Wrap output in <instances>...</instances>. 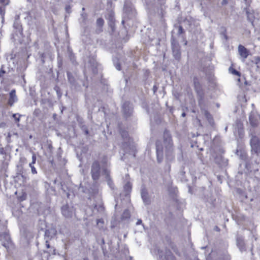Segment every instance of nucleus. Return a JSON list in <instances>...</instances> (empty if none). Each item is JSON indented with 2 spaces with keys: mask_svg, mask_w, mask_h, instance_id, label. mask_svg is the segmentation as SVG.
Here are the masks:
<instances>
[{
  "mask_svg": "<svg viewBox=\"0 0 260 260\" xmlns=\"http://www.w3.org/2000/svg\"><path fill=\"white\" fill-rule=\"evenodd\" d=\"M67 74L68 81L70 83L71 87L75 89H78L80 86L72 74L70 72H67Z\"/></svg>",
  "mask_w": 260,
  "mask_h": 260,
  "instance_id": "12",
  "label": "nucleus"
},
{
  "mask_svg": "<svg viewBox=\"0 0 260 260\" xmlns=\"http://www.w3.org/2000/svg\"><path fill=\"white\" fill-rule=\"evenodd\" d=\"M5 125V123L4 122H2L1 124H0V126L1 127H3Z\"/></svg>",
  "mask_w": 260,
  "mask_h": 260,
  "instance_id": "53",
  "label": "nucleus"
},
{
  "mask_svg": "<svg viewBox=\"0 0 260 260\" xmlns=\"http://www.w3.org/2000/svg\"><path fill=\"white\" fill-rule=\"evenodd\" d=\"M238 49H246V48L242 45H239L238 46Z\"/></svg>",
  "mask_w": 260,
  "mask_h": 260,
  "instance_id": "50",
  "label": "nucleus"
},
{
  "mask_svg": "<svg viewBox=\"0 0 260 260\" xmlns=\"http://www.w3.org/2000/svg\"><path fill=\"white\" fill-rule=\"evenodd\" d=\"M184 167H182L181 168V170H180V172H179V174L181 176H183L185 175V172L184 171Z\"/></svg>",
  "mask_w": 260,
  "mask_h": 260,
  "instance_id": "39",
  "label": "nucleus"
},
{
  "mask_svg": "<svg viewBox=\"0 0 260 260\" xmlns=\"http://www.w3.org/2000/svg\"><path fill=\"white\" fill-rule=\"evenodd\" d=\"M141 196L143 203L145 205H149L151 203V200L149 196L148 192L145 187H142L141 189Z\"/></svg>",
  "mask_w": 260,
  "mask_h": 260,
  "instance_id": "10",
  "label": "nucleus"
},
{
  "mask_svg": "<svg viewBox=\"0 0 260 260\" xmlns=\"http://www.w3.org/2000/svg\"><path fill=\"white\" fill-rule=\"evenodd\" d=\"M186 116V113L185 112H183L182 114H181V116L182 117H185Z\"/></svg>",
  "mask_w": 260,
  "mask_h": 260,
  "instance_id": "55",
  "label": "nucleus"
},
{
  "mask_svg": "<svg viewBox=\"0 0 260 260\" xmlns=\"http://www.w3.org/2000/svg\"><path fill=\"white\" fill-rule=\"evenodd\" d=\"M199 106L201 109L202 113L205 115L209 123L211 125H212L214 123L213 119L212 118V115L206 109V105L205 102H203V104L202 105H199Z\"/></svg>",
  "mask_w": 260,
  "mask_h": 260,
  "instance_id": "8",
  "label": "nucleus"
},
{
  "mask_svg": "<svg viewBox=\"0 0 260 260\" xmlns=\"http://www.w3.org/2000/svg\"><path fill=\"white\" fill-rule=\"evenodd\" d=\"M61 189H62V190L63 191V192H66V190L64 189V188L63 187V186L61 184Z\"/></svg>",
  "mask_w": 260,
  "mask_h": 260,
  "instance_id": "54",
  "label": "nucleus"
},
{
  "mask_svg": "<svg viewBox=\"0 0 260 260\" xmlns=\"http://www.w3.org/2000/svg\"><path fill=\"white\" fill-rule=\"evenodd\" d=\"M158 1L161 3H163L165 0H158Z\"/></svg>",
  "mask_w": 260,
  "mask_h": 260,
  "instance_id": "63",
  "label": "nucleus"
},
{
  "mask_svg": "<svg viewBox=\"0 0 260 260\" xmlns=\"http://www.w3.org/2000/svg\"><path fill=\"white\" fill-rule=\"evenodd\" d=\"M82 129L83 131H84V132L86 135H88L89 132H88V128H87V127L85 125H83L82 126Z\"/></svg>",
  "mask_w": 260,
  "mask_h": 260,
  "instance_id": "38",
  "label": "nucleus"
},
{
  "mask_svg": "<svg viewBox=\"0 0 260 260\" xmlns=\"http://www.w3.org/2000/svg\"><path fill=\"white\" fill-rule=\"evenodd\" d=\"M21 234L27 241L32 239L34 236L33 232L31 230L27 229H24L22 231Z\"/></svg>",
  "mask_w": 260,
  "mask_h": 260,
  "instance_id": "17",
  "label": "nucleus"
},
{
  "mask_svg": "<svg viewBox=\"0 0 260 260\" xmlns=\"http://www.w3.org/2000/svg\"><path fill=\"white\" fill-rule=\"evenodd\" d=\"M6 71L2 68L0 70V78L3 77L4 75L6 74Z\"/></svg>",
  "mask_w": 260,
  "mask_h": 260,
  "instance_id": "40",
  "label": "nucleus"
},
{
  "mask_svg": "<svg viewBox=\"0 0 260 260\" xmlns=\"http://www.w3.org/2000/svg\"><path fill=\"white\" fill-rule=\"evenodd\" d=\"M157 89H158V88H157L156 85H154L153 86V91L154 93H155L156 92V91L157 90Z\"/></svg>",
  "mask_w": 260,
  "mask_h": 260,
  "instance_id": "44",
  "label": "nucleus"
},
{
  "mask_svg": "<svg viewBox=\"0 0 260 260\" xmlns=\"http://www.w3.org/2000/svg\"><path fill=\"white\" fill-rule=\"evenodd\" d=\"M104 174L105 175L106 181H107L108 185L112 190L115 189V185L113 181L110 176V171L107 169H104Z\"/></svg>",
  "mask_w": 260,
  "mask_h": 260,
  "instance_id": "14",
  "label": "nucleus"
},
{
  "mask_svg": "<svg viewBox=\"0 0 260 260\" xmlns=\"http://www.w3.org/2000/svg\"><path fill=\"white\" fill-rule=\"evenodd\" d=\"M25 200V198H24V197H20V201H23Z\"/></svg>",
  "mask_w": 260,
  "mask_h": 260,
  "instance_id": "57",
  "label": "nucleus"
},
{
  "mask_svg": "<svg viewBox=\"0 0 260 260\" xmlns=\"http://www.w3.org/2000/svg\"><path fill=\"white\" fill-rule=\"evenodd\" d=\"M122 111L125 117H131L133 113V105L129 102H125L122 106Z\"/></svg>",
  "mask_w": 260,
  "mask_h": 260,
  "instance_id": "6",
  "label": "nucleus"
},
{
  "mask_svg": "<svg viewBox=\"0 0 260 260\" xmlns=\"http://www.w3.org/2000/svg\"><path fill=\"white\" fill-rule=\"evenodd\" d=\"M17 101V98L16 95L15 90L13 89L10 92V97L8 102L9 106H12L14 103Z\"/></svg>",
  "mask_w": 260,
  "mask_h": 260,
  "instance_id": "20",
  "label": "nucleus"
},
{
  "mask_svg": "<svg viewBox=\"0 0 260 260\" xmlns=\"http://www.w3.org/2000/svg\"><path fill=\"white\" fill-rule=\"evenodd\" d=\"M82 260H89V259H88V257H84V258L82 259Z\"/></svg>",
  "mask_w": 260,
  "mask_h": 260,
  "instance_id": "59",
  "label": "nucleus"
},
{
  "mask_svg": "<svg viewBox=\"0 0 260 260\" xmlns=\"http://www.w3.org/2000/svg\"><path fill=\"white\" fill-rule=\"evenodd\" d=\"M124 190L125 192V195H128L132 191V185L129 181H127L124 185Z\"/></svg>",
  "mask_w": 260,
  "mask_h": 260,
  "instance_id": "24",
  "label": "nucleus"
},
{
  "mask_svg": "<svg viewBox=\"0 0 260 260\" xmlns=\"http://www.w3.org/2000/svg\"><path fill=\"white\" fill-rule=\"evenodd\" d=\"M7 1V0H0V3L6 5L8 4Z\"/></svg>",
  "mask_w": 260,
  "mask_h": 260,
  "instance_id": "46",
  "label": "nucleus"
},
{
  "mask_svg": "<svg viewBox=\"0 0 260 260\" xmlns=\"http://www.w3.org/2000/svg\"><path fill=\"white\" fill-rule=\"evenodd\" d=\"M0 153L3 154V149L0 148Z\"/></svg>",
  "mask_w": 260,
  "mask_h": 260,
  "instance_id": "58",
  "label": "nucleus"
},
{
  "mask_svg": "<svg viewBox=\"0 0 260 260\" xmlns=\"http://www.w3.org/2000/svg\"><path fill=\"white\" fill-rule=\"evenodd\" d=\"M239 54L240 56V58L242 59L243 61H244L245 58L249 54V52L248 50H238Z\"/></svg>",
  "mask_w": 260,
  "mask_h": 260,
  "instance_id": "23",
  "label": "nucleus"
},
{
  "mask_svg": "<svg viewBox=\"0 0 260 260\" xmlns=\"http://www.w3.org/2000/svg\"><path fill=\"white\" fill-rule=\"evenodd\" d=\"M184 32V29H183V28L182 26H181V25H179V26H178V32H177V34H178V35H181V34H183Z\"/></svg>",
  "mask_w": 260,
  "mask_h": 260,
  "instance_id": "35",
  "label": "nucleus"
},
{
  "mask_svg": "<svg viewBox=\"0 0 260 260\" xmlns=\"http://www.w3.org/2000/svg\"><path fill=\"white\" fill-rule=\"evenodd\" d=\"M29 166L30 167L31 169V172L33 174H36L37 173V171L34 167V165L29 164Z\"/></svg>",
  "mask_w": 260,
  "mask_h": 260,
  "instance_id": "33",
  "label": "nucleus"
},
{
  "mask_svg": "<svg viewBox=\"0 0 260 260\" xmlns=\"http://www.w3.org/2000/svg\"><path fill=\"white\" fill-rule=\"evenodd\" d=\"M222 35L224 36V38L226 40H227V39H228V37H227V36H226V31H225V30L224 32H223L222 33Z\"/></svg>",
  "mask_w": 260,
  "mask_h": 260,
  "instance_id": "48",
  "label": "nucleus"
},
{
  "mask_svg": "<svg viewBox=\"0 0 260 260\" xmlns=\"http://www.w3.org/2000/svg\"><path fill=\"white\" fill-rule=\"evenodd\" d=\"M156 151L157 161L160 163L163 160L164 155L162 146L159 144L158 142L156 143Z\"/></svg>",
  "mask_w": 260,
  "mask_h": 260,
  "instance_id": "16",
  "label": "nucleus"
},
{
  "mask_svg": "<svg viewBox=\"0 0 260 260\" xmlns=\"http://www.w3.org/2000/svg\"><path fill=\"white\" fill-rule=\"evenodd\" d=\"M113 62H114V66H115L116 69L117 70L120 71L121 70V67H120V63L118 62L116 63L115 60L114 59L113 60Z\"/></svg>",
  "mask_w": 260,
  "mask_h": 260,
  "instance_id": "37",
  "label": "nucleus"
},
{
  "mask_svg": "<svg viewBox=\"0 0 260 260\" xmlns=\"http://www.w3.org/2000/svg\"><path fill=\"white\" fill-rule=\"evenodd\" d=\"M237 155H239L240 158L242 160H245L246 158V155L245 153L242 151L237 150L236 152Z\"/></svg>",
  "mask_w": 260,
  "mask_h": 260,
  "instance_id": "29",
  "label": "nucleus"
},
{
  "mask_svg": "<svg viewBox=\"0 0 260 260\" xmlns=\"http://www.w3.org/2000/svg\"><path fill=\"white\" fill-rule=\"evenodd\" d=\"M21 116V115L18 113H15L12 115V117L15 119L16 122H19L20 121Z\"/></svg>",
  "mask_w": 260,
  "mask_h": 260,
  "instance_id": "30",
  "label": "nucleus"
},
{
  "mask_svg": "<svg viewBox=\"0 0 260 260\" xmlns=\"http://www.w3.org/2000/svg\"><path fill=\"white\" fill-rule=\"evenodd\" d=\"M166 159L169 161H172L174 158L173 146L166 147Z\"/></svg>",
  "mask_w": 260,
  "mask_h": 260,
  "instance_id": "18",
  "label": "nucleus"
},
{
  "mask_svg": "<svg viewBox=\"0 0 260 260\" xmlns=\"http://www.w3.org/2000/svg\"><path fill=\"white\" fill-rule=\"evenodd\" d=\"M158 254L161 260H176L172 252L169 249L166 250L164 257L162 256V251L159 249L158 250Z\"/></svg>",
  "mask_w": 260,
  "mask_h": 260,
  "instance_id": "13",
  "label": "nucleus"
},
{
  "mask_svg": "<svg viewBox=\"0 0 260 260\" xmlns=\"http://www.w3.org/2000/svg\"><path fill=\"white\" fill-rule=\"evenodd\" d=\"M36 159L37 157L36 154L34 153H33L32 155V161L29 164L34 165L36 163Z\"/></svg>",
  "mask_w": 260,
  "mask_h": 260,
  "instance_id": "36",
  "label": "nucleus"
},
{
  "mask_svg": "<svg viewBox=\"0 0 260 260\" xmlns=\"http://www.w3.org/2000/svg\"><path fill=\"white\" fill-rule=\"evenodd\" d=\"M247 17L248 20L252 23H253V18L251 17V16L249 15V16H247Z\"/></svg>",
  "mask_w": 260,
  "mask_h": 260,
  "instance_id": "43",
  "label": "nucleus"
},
{
  "mask_svg": "<svg viewBox=\"0 0 260 260\" xmlns=\"http://www.w3.org/2000/svg\"><path fill=\"white\" fill-rule=\"evenodd\" d=\"M19 20V15H16L15 16V20Z\"/></svg>",
  "mask_w": 260,
  "mask_h": 260,
  "instance_id": "52",
  "label": "nucleus"
},
{
  "mask_svg": "<svg viewBox=\"0 0 260 260\" xmlns=\"http://www.w3.org/2000/svg\"><path fill=\"white\" fill-rule=\"evenodd\" d=\"M68 54L71 58V59L72 60L73 52H72V50H68Z\"/></svg>",
  "mask_w": 260,
  "mask_h": 260,
  "instance_id": "42",
  "label": "nucleus"
},
{
  "mask_svg": "<svg viewBox=\"0 0 260 260\" xmlns=\"http://www.w3.org/2000/svg\"><path fill=\"white\" fill-rule=\"evenodd\" d=\"M56 116V114H53V117L54 119H55V118Z\"/></svg>",
  "mask_w": 260,
  "mask_h": 260,
  "instance_id": "62",
  "label": "nucleus"
},
{
  "mask_svg": "<svg viewBox=\"0 0 260 260\" xmlns=\"http://www.w3.org/2000/svg\"><path fill=\"white\" fill-rule=\"evenodd\" d=\"M124 214H127L128 216L129 215H128V211H125L123 213V215H122V217H124Z\"/></svg>",
  "mask_w": 260,
  "mask_h": 260,
  "instance_id": "51",
  "label": "nucleus"
},
{
  "mask_svg": "<svg viewBox=\"0 0 260 260\" xmlns=\"http://www.w3.org/2000/svg\"><path fill=\"white\" fill-rule=\"evenodd\" d=\"M119 133L121 135L122 138L124 141H126L128 139V134L127 131L120 129Z\"/></svg>",
  "mask_w": 260,
  "mask_h": 260,
  "instance_id": "26",
  "label": "nucleus"
},
{
  "mask_svg": "<svg viewBox=\"0 0 260 260\" xmlns=\"http://www.w3.org/2000/svg\"><path fill=\"white\" fill-rule=\"evenodd\" d=\"M108 25L111 29V31L114 32L115 29V18L114 14L111 13L109 14L108 18Z\"/></svg>",
  "mask_w": 260,
  "mask_h": 260,
  "instance_id": "19",
  "label": "nucleus"
},
{
  "mask_svg": "<svg viewBox=\"0 0 260 260\" xmlns=\"http://www.w3.org/2000/svg\"><path fill=\"white\" fill-rule=\"evenodd\" d=\"M5 13V8L4 7H0V15L2 17V21L4 20V15Z\"/></svg>",
  "mask_w": 260,
  "mask_h": 260,
  "instance_id": "31",
  "label": "nucleus"
},
{
  "mask_svg": "<svg viewBox=\"0 0 260 260\" xmlns=\"http://www.w3.org/2000/svg\"><path fill=\"white\" fill-rule=\"evenodd\" d=\"M164 143L165 148L173 146L172 137L170 132L166 129L164 132Z\"/></svg>",
  "mask_w": 260,
  "mask_h": 260,
  "instance_id": "11",
  "label": "nucleus"
},
{
  "mask_svg": "<svg viewBox=\"0 0 260 260\" xmlns=\"http://www.w3.org/2000/svg\"><path fill=\"white\" fill-rule=\"evenodd\" d=\"M249 122H250V124L252 126H255L257 125L258 121H257V119L255 117L254 114H250V115L249 116Z\"/></svg>",
  "mask_w": 260,
  "mask_h": 260,
  "instance_id": "25",
  "label": "nucleus"
},
{
  "mask_svg": "<svg viewBox=\"0 0 260 260\" xmlns=\"http://www.w3.org/2000/svg\"><path fill=\"white\" fill-rule=\"evenodd\" d=\"M45 243L46 247L49 249V250L48 251H44V252L48 253L49 254H56L55 248L54 247H52L50 245L48 240H46Z\"/></svg>",
  "mask_w": 260,
  "mask_h": 260,
  "instance_id": "21",
  "label": "nucleus"
},
{
  "mask_svg": "<svg viewBox=\"0 0 260 260\" xmlns=\"http://www.w3.org/2000/svg\"><path fill=\"white\" fill-rule=\"evenodd\" d=\"M87 57L85 59V61L87 62L88 66H90L92 72L94 74H96L98 72L97 71V62L95 60V57L94 55L90 54V51L89 50L86 53Z\"/></svg>",
  "mask_w": 260,
  "mask_h": 260,
  "instance_id": "5",
  "label": "nucleus"
},
{
  "mask_svg": "<svg viewBox=\"0 0 260 260\" xmlns=\"http://www.w3.org/2000/svg\"><path fill=\"white\" fill-rule=\"evenodd\" d=\"M40 54V55L41 56V59H42V61L43 63H44L45 62V54L44 53H39Z\"/></svg>",
  "mask_w": 260,
  "mask_h": 260,
  "instance_id": "41",
  "label": "nucleus"
},
{
  "mask_svg": "<svg viewBox=\"0 0 260 260\" xmlns=\"http://www.w3.org/2000/svg\"><path fill=\"white\" fill-rule=\"evenodd\" d=\"M142 224V220L140 219H138L137 221L136 224L139 225V224Z\"/></svg>",
  "mask_w": 260,
  "mask_h": 260,
  "instance_id": "47",
  "label": "nucleus"
},
{
  "mask_svg": "<svg viewBox=\"0 0 260 260\" xmlns=\"http://www.w3.org/2000/svg\"><path fill=\"white\" fill-rule=\"evenodd\" d=\"M216 230H217V231H219V228H218L217 226H216Z\"/></svg>",
  "mask_w": 260,
  "mask_h": 260,
  "instance_id": "64",
  "label": "nucleus"
},
{
  "mask_svg": "<svg viewBox=\"0 0 260 260\" xmlns=\"http://www.w3.org/2000/svg\"><path fill=\"white\" fill-rule=\"evenodd\" d=\"M101 167L98 161H94L91 167V175L94 181H98L100 177Z\"/></svg>",
  "mask_w": 260,
  "mask_h": 260,
  "instance_id": "4",
  "label": "nucleus"
},
{
  "mask_svg": "<svg viewBox=\"0 0 260 260\" xmlns=\"http://www.w3.org/2000/svg\"><path fill=\"white\" fill-rule=\"evenodd\" d=\"M56 233L57 231L55 228L53 227L46 230L45 232V239L48 240L52 239L56 234Z\"/></svg>",
  "mask_w": 260,
  "mask_h": 260,
  "instance_id": "15",
  "label": "nucleus"
},
{
  "mask_svg": "<svg viewBox=\"0 0 260 260\" xmlns=\"http://www.w3.org/2000/svg\"><path fill=\"white\" fill-rule=\"evenodd\" d=\"M229 70L231 71V72L233 74L237 75L239 76H240V72H238V71L236 70L235 69L232 68H230Z\"/></svg>",
  "mask_w": 260,
  "mask_h": 260,
  "instance_id": "32",
  "label": "nucleus"
},
{
  "mask_svg": "<svg viewBox=\"0 0 260 260\" xmlns=\"http://www.w3.org/2000/svg\"><path fill=\"white\" fill-rule=\"evenodd\" d=\"M124 10L126 11V5H124Z\"/></svg>",
  "mask_w": 260,
  "mask_h": 260,
  "instance_id": "60",
  "label": "nucleus"
},
{
  "mask_svg": "<svg viewBox=\"0 0 260 260\" xmlns=\"http://www.w3.org/2000/svg\"><path fill=\"white\" fill-rule=\"evenodd\" d=\"M237 244L241 251L246 250L244 242L241 238L238 237L237 238Z\"/></svg>",
  "mask_w": 260,
  "mask_h": 260,
  "instance_id": "22",
  "label": "nucleus"
},
{
  "mask_svg": "<svg viewBox=\"0 0 260 260\" xmlns=\"http://www.w3.org/2000/svg\"><path fill=\"white\" fill-rule=\"evenodd\" d=\"M245 12H246L247 16H249V15H251V14H250V12L248 11V9L247 8L245 9Z\"/></svg>",
  "mask_w": 260,
  "mask_h": 260,
  "instance_id": "49",
  "label": "nucleus"
},
{
  "mask_svg": "<svg viewBox=\"0 0 260 260\" xmlns=\"http://www.w3.org/2000/svg\"><path fill=\"white\" fill-rule=\"evenodd\" d=\"M255 64L257 69H260V57H257L255 59Z\"/></svg>",
  "mask_w": 260,
  "mask_h": 260,
  "instance_id": "34",
  "label": "nucleus"
},
{
  "mask_svg": "<svg viewBox=\"0 0 260 260\" xmlns=\"http://www.w3.org/2000/svg\"><path fill=\"white\" fill-rule=\"evenodd\" d=\"M173 56L177 60H179L181 56V52L180 50H172Z\"/></svg>",
  "mask_w": 260,
  "mask_h": 260,
  "instance_id": "28",
  "label": "nucleus"
},
{
  "mask_svg": "<svg viewBox=\"0 0 260 260\" xmlns=\"http://www.w3.org/2000/svg\"><path fill=\"white\" fill-rule=\"evenodd\" d=\"M174 40H173L172 42V44L174 46V47H177L176 46H175V44L174 43Z\"/></svg>",
  "mask_w": 260,
  "mask_h": 260,
  "instance_id": "56",
  "label": "nucleus"
},
{
  "mask_svg": "<svg viewBox=\"0 0 260 260\" xmlns=\"http://www.w3.org/2000/svg\"><path fill=\"white\" fill-rule=\"evenodd\" d=\"M96 25L98 27H100L99 29V31L101 32L102 31V27H103L104 24V20L102 18H99L96 20Z\"/></svg>",
  "mask_w": 260,
  "mask_h": 260,
  "instance_id": "27",
  "label": "nucleus"
},
{
  "mask_svg": "<svg viewBox=\"0 0 260 260\" xmlns=\"http://www.w3.org/2000/svg\"><path fill=\"white\" fill-rule=\"evenodd\" d=\"M61 212L64 217L70 218L73 216L75 212V210L73 207H69L68 205H66L62 207Z\"/></svg>",
  "mask_w": 260,
  "mask_h": 260,
  "instance_id": "7",
  "label": "nucleus"
},
{
  "mask_svg": "<svg viewBox=\"0 0 260 260\" xmlns=\"http://www.w3.org/2000/svg\"><path fill=\"white\" fill-rule=\"evenodd\" d=\"M250 144L252 152L258 155L260 153V141L258 137L251 134Z\"/></svg>",
  "mask_w": 260,
  "mask_h": 260,
  "instance_id": "3",
  "label": "nucleus"
},
{
  "mask_svg": "<svg viewBox=\"0 0 260 260\" xmlns=\"http://www.w3.org/2000/svg\"><path fill=\"white\" fill-rule=\"evenodd\" d=\"M228 3V0H222V2H221V5H226Z\"/></svg>",
  "mask_w": 260,
  "mask_h": 260,
  "instance_id": "45",
  "label": "nucleus"
},
{
  "mask_svg": "<svg viewBox=\"0 0 260 260\" xmlns=\"http://www.w3.org/2000/svg\"><path fill=\"white\" fill-rule=\"evenodd\" d=\"M194 89L197 95V99L199 105H202L205 102V93L197 77H194L193 79Z\"/></svg>",
  "mask_w": 260,
  "mask_h": 260,
  "instance_id": "2",
  "label": "nucleus"
},
{
  "mask_svg": "<svg viewBox=\"0 0 260 260\" xmlns=\"http://www.w3.org/2000/svg\"><path fill=\"white\" fill-rule=\"evenodd\" d=\"M125 177H126V179L128 178H129V175L128 174H126Z\"/></svg>",
  "mask_w": 260,
  "mask_h": 260,
  "instance_id": "61",
  "label": "nucleus"
},
{
  "mask_svg": "<svg viewBox=\"0 0 260 260\" xmlns=\"http://www.w3.org/2000/svg\"><path fill=\"white\" fill-rule=\"evenodd\" d=\"M0 240L2 241V245L6 248H8L11 243V239L9 234L3 233L0 235Z\"/></svg>",
  "mask_w": 260,
  "mask_h": 260,
  "instance_id": "9",
  "label": "nucleus"
},
{
  "mask_svg": "<svg viewBox=\"0 0 260 260\" xmlns=\"http://www.w3.org/2000/svg\"><path fill=\"white\" fill-rule=\"evenodd\" d=\"M13 28V32L11 35V40L15 43H22L23 41V29L19 20L14 21Z\"/></svg>",
  "mask_w": 260,
  "mask_h": 260,
  "instance_id": "1",
  "label": "nucleus"
}]
</instances>
